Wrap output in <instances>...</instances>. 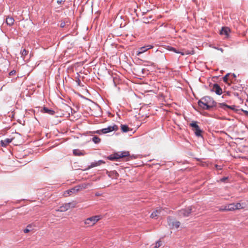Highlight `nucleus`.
Listing matches in <instances>:
<instances>
[{"label": "nucleus", "mask_w": 248, "mask_h": 248, "mask_svg": "<svg viewBox=\"0 0 248 248\" xmlns=\"http://www.w3.org/2000/svg\"><path fill=\"white\" fill-rule=\"evenodd\" d=\"M198 104L201 108L204 109H209L216 106V102L213 98L209 96H205L202 98L198 101Z\"/></svg>", "instance_id": "obj_1"}, {"label": "nucleus", "mask_w": 248, "mask_h": 248, "mask_svg": "<svg viewBox=\"0 0 248 248\" xmlns=\"http://www.w3.org/2000/svg\"><path fill=\"white\" fill-rule=\"evenodd\" d=\"M101 219L100 216H94L88 217L84 221L85 227H90L94 225L99 220Z\"/></svg>", "instance_id": "obj_2"}, {"label": "nucleus", "mask_w": 248, "mask_h": 248, "mask_svg": "<svg viewBox=\"0 0 248 248\" xmlns=\"http://www.w3.org/2000/svg\"><path fill=\"white\" fill-rule=\"evenodd\" d=\"M77 202L75 201L66 203L60 206L59 209L57 210L60 212H65L71 208H73L76 207Z\"/></svg>", "instance_id": "obj_3"}, {"label": "nucleus", "mask_w": 248, "mask_h": 248, "mask_svg": "<svg viewBox=\"0 0 248 248\" xmlns=\"http://www.w3.org/2000/svg\"><path fill=\"white\" fill-rule=\"evenodd\" d=\"M189 125L192 128L193 131L194 132L195 135L197 136H202V131L201 130L200 127L197 124V122L193 121L190 123Z\"/></svg>", "instance_id": "obj_4"}, {"label": "nucleus", "mask_w": 248, "mask_h": 248, "mask_svg": "<svg viewBox=\"0 0 248 248\" xmlns=\"http://www.w3.org/2000/svg\"><path fill=\"white\" fill-rule=\"evenodd\" d=\"M168 223L171 228H178L180 225V222L179 221L175 220L170 217H168Z\"/></svg>", "instance_id": "obj_5"}, {"label": "nucleus", "mask_w": 248, "mask_h": 248, "mask_svg": "<svg viewBox=\"0 0 248 248\" xmlns=\"http://www.w3.org/2000/svg\"><path fill=\"white\" fill-rule=\"evenodd\" d=\"M118 129V126L116 124H113V125L108 126L107 128L102 129L101 132L102 133L106 134L113 131H117Z\"/></svg>", "instance_id": "obj_6"}, {"label": "nucleus", "mask_w": 248, "mask_h": 248, "mask_svg": "<svg viewBox=\"0 0 248 248\" xmlns=\"http://www.w3.org/2000/svg\"><path fill=\"white\" fill-rule=\"evenodd\" d=\"M193 207L192 206L188 207L186 209H182L180 211L179 215L181 216L187 217L192 212Z\"/></svg>", "instance_id": "obj_7"}, {"label": "nucleus", "mask_w": 248, "mask_h": 248, "mask_svg": "<svg viewBox=\"0 0 248 248\" xmlns=\"http://www.w3.org/2000/svg\"><path fill=\"white\" fill-rule=\"evenodd\" d=\"M79 189H76L75 187H73L70 189L66 190L63 193V196L65 197H67L69 196H71L74 194H76L78 191H79Z\"/></svg>", "instance_id": "obj_8"}, {"label": "nucleus", "mask_w": 248, "mask_h": 248, "mask_svg": "<svg viewBox=\"0 0 248 248\" xmlns=\"http://www.w3.org/2000/svg\"><path fill=\"white\" fill-rule=\"evenodd\" d=\"M153 47L154 46L152 45H148L146 46L141 47L139 48V51L137 52V55L139 56L141 54L146 52L148 49L153 48Z\"/></svg>", "instance_id": "obj_9"}, {"label": "nucleus", "mask_w": 248, "mask_h": 248, "mask_svg": "<svg viewBox=\"0 0 248 248\" xmlns=\"http://www.w3.org/2000/svg\"><path fill=\"white\" fill-rule=\"evenodd\" d=\"M219 105L221 108H223L225 110H226V108H229L233 110L234 111H237L238 110V109L236 108V106L234 105L228 106L224 103H220Z\"/></svg>", "instance_id": "obj_10"}, {"label": "nucleus", "mask_w": 248, "mask_h": 248, "mask_svg": "<svg viewBox=\"0 0 248 248\" xmlns=\"http://www.w3.org/2000/svg\"><path fill=\"white\" fill-rule=\"evenodd\" d=\"M211 91L212 92H215L218 95H220L222 93V89L217 84H215L213 85Z\"/></svg>", "instance_id": "obj_11"}, {"label": "nucleus", "mask_w": 248, "mask_h": 248, "mask_svg": "<svg viewBox=\"0 0 248 248\" xmlns=\"http://www.w3.org/2000/svg\"><path fill=\"white\" fill-rule=\"evenodd\" d=\"M129 155V153L128 152H119L115 154V157H116L117 159L127 157Z\"/></svg>", "instance_id": "obj_12"}, {"label": "nucleus", "mask_w": 248, "mask_h": 248, "mask_svg": "<svg viewBox=\"0 0 248 248\" xmlns=\"http://www.w3.org/2000/svg\"><path fill=\"white\" fill-rule=\"evenodd\" d=\"M105 162L103 160H100L97 161H95L94 162H93L91 164V165L88 167V169H90L91 168L97 167L100 166L103 164H105Z\"/></svg>", "instance_id": "obj_13"}, {"label": "nucleus", "mask_w": 248, "mask_h": 248, "mask_svg": "<svg viewBox=\"0 0 248 248\" xmlns=\"http://www.w3.org/2000/svg\"><path fill=\"white\" fill-rule=\"evenodd\" d=\"M230 31V29L227 27H223L220 31L221 35H224L226 38L229 36V33Z\"/></svg>", "instance_id": "obj_14"}, {"label": "nucleus", "mask_w": 248, "mask_h": 248, "mask_svg": "<svg viewBox=\"0 0 248 248\" xmlns=\"http://www.w3.org/2000/svg\"><path fill=\"white\" fill-rule=\"evenodd\" d=\"M162 211L163 210L161 208H158L151 214V217L153 218H156L157 217H158L159 214L161 213Z\"/></svg>", "instance_id": "obj_15"}, {"label": "nucleus", "mask_w": 248, "mask_h": 248, "mask_svg": "<svg viewBox=\"0 0 248 248\" xmlns=\"http://www.w3.org/2000/svg\"><path fill=\"white\" fill-rule=\"evenodd\" d=\"M12 139H6L0 141V145L2 147H6L9 143L12 142Z\"/></svg>", "instance_id": "obj_16"}, {"label": "nucleus", "mask_w": 248, "mask_h": 248, "mask_svg": "<svg viewBox=\"0 0 248 248\" xmlns=\"http://www.w3.org/2000/svg\"><path fill=\"white\" fill-rule=\"evenodd\" d=\"M15 19L14 18L10 16H8L6 18V23L9 26H12L14 25Z\"/></svg>", "instance_id": "obj_17"}, {"label": "nucleus", "mask_w": 248, "mask_h": 248, "mask_svg": "<svg viewBox=\"0 0 248 248\" xmlns=\"http://www.w3.org/2000/svg\"><path fill=\"white\" fill-rule=\"evenodd\" d=\"M41 112L43 113H47L49 115H54L55 114V111L53 110L49 109L46 107L43 108L42 110H41Z\"/></svg>", "instance_id": "obj_18"}, {"label": "nucleus", "mask_w": 248, "mask_h": 248, "mask_svg": "<svg viewBox=\"0 0 248 248\" xmlns=\"http://www.w3.org/2000/svg\"><path fill=\"white\" fill-rule=\"evenodd\" d=\"M235 210H240L242 209H244L245 207V203H240V202H237L235 203Z\"/></svg>", "instance_id": "obj_19"}, {"label": "nucleus", "mask_w": 248, "mask_h": 248, "mask_svg": "<svg viewBox=\"0 0 248 248\" xmlns=\"http://www.w3.org/2000/svg\"><path fill=\"white\" fill-rule=\"evenodd\" d=\"M228 206V210L229 211H234L235 210V203H232L229 204H227Z\"/></svg>", "instance_id": "obj_20"}, {"label": "nucleus", "mask_w": 248, "mask_h": 248, "mask_svg": "<svg viewBox=\"0 0 248 248\" xmlns=\"http://www.w3.org/2000/svg\"><path fill=\"white\" fill-rule=\"evenodd\" d=\"M168 49L169 50L173 51V52H174L175 53H181V55H184L185 54L184 53L180 52L179 51H177L175 48L173 47L169 46Z\"/></svg>", "instance_id": "obj_21"}, {"label": "nucleus", "mask_w": 248, "mask_h": 248, "mask_svg": "<svg viewBox=\"0 0 248 248\" xmlns=\"http://www.w3.org/2000/svg\"><path fill=\"white\" fill-rule=\"evenodd\" d=\"M121 127L122 131L124 132H126L129 130V128L126 125L121 124Z\"/></svg>", "instance_id": "obj_22"}, {"label": "nucleus", "mask_w": 248, "mask_h": 248, "mask_svg": "<svg viewBox=\"0 0 248 248\" xmlns=\"http://www.w3.org/2000/svg\"><path fill=\"white\" fill-rule=\"evenodd\" d=\"M73 154L75 155H83V154L81 153V152L78 149L74 150H73Z\"/></svg>", "instance_id": "obj_23"}, {"label": "nucleus", "mask_w": 248, "mask_h": 248, "mask_svg": "<svg viewBox=\"0 0 248 248\" xmlns=\"http://www.w3.org/2000/svg\"><path fill=\"white\" fill-rule=\"evenodd\" d=\"M92 140L94 142V143L95 144L99 143L101 141L99 137H96V136L93 137L92 139Z\"/></svg>", "instance_id": "obj_24"}, {"label": "nucleus", "mask_w": 248, "mask_h": 248, "mask_svg": "<svg viewBox=\"0 0 248 248\" xmlns=\"http://www.w3.org/2000/svg\"><path fill=\"white\" fill-rule=\"evenodd\" d=\"M162 241L160 240L157 241L155 244V248H159L160 247L162 246Z\"/></svg>", "instance_id": "obj_25"}, {"label": "nucleus", "mask_w": 248, "mask_h": 248, "mask_svg": "<svg viewBox=\"0 0 248 248\" xmlns=\"http://www.w3.org/2000/svg\"><path fill=\"white\" fill-rule=\"evenodd\" d=\"M219 211H229L228 210V206H227V205H225L224 206H222V207H219Z\"/></svg>", "instance_id": "obj_26"}, {"label": "nucleus", "mask_w": 248, "mask_h": 248, "mask_svg": "<svg viewBox=\"0 0 248 248\" xmlns=\"http://www.w3.org/2000/svg\"><path fill=\"white\" fill-rule=\"evenodd\" d=\"M21 53L22 57H23V58L24 59V57L28 54V52L25 49H23L21 51Z\"/></svg>", "instance_id": "obj_27"}, {"label": "nucleus", "mask_w": 248, "mask_h": 248, "mask_svg": "<svg viewBox=\"0 0 248 248\" xmlns=\"http://www.w3.org/2000/svg\"><path fill=\"white\" fill-rule=\"evenodd\" d=\"M229 75H230V74H227L223 77V81L226 83H228Z\"/></svg>", "instance_id": "obj_28"}, {"label": "nucleus", "mask_w": 248, "mask_h": 248, "mask_svg": "<svg viewBox=\"0 0 248 248\" xmlns=\"http://www.w3.org/2000/svg\"><path fill=\"white\" fill-rule=\"evenodd\" d=\"M115 154H114L113 155H111L110 156H109L108 158V159L110 160H114V159H117L116 157H115Z\"/></svg>", "instance_id": "obj_29"}, {"label": "nucleus", "mask_w": 248, "mask_h": 248, "mask_svg": "<svg viewBox=\"0 0 248 248\" xmlns=\"http://www.w3.org/2000/svg\"><path fill=\"white\" fill-rule=\"evenodd\" d=\"M31 226H30V225H28L27 227V228H26L25 229H24V232L25 233H28L30 231V230L29 229V228H31Z\"/></svg>", "instance_id": "obj_30"}, {"label": "nucleus", "mask_w": 248, "mask_h": 248, "mask_svg": "<svg viewBox=\"0 0 248 248\" xmlns=\"http://www.w3.org/2000/svg\"><path fill=\"white\" fill-rule=\"evenodd\" d=\"M16 71L15 70H13L12 71H11L10 73H9V75L10 76H13V75H14L16 74Z\"/></svg>", "instance_id": "obj_31"}, {"label": "nucleus", "mask_w": 248, "mask_h": 248, "mask_svg": "<svg viewBox=\"0 0 248 248\" xmlns=\"http://www.w3.org/2000/svg\"><path fill=\"white\" fill-rule=\"evenodd\" d=\"M65 1V0H57V2L60 4H62V2H63Z\"/></svg>", "instance_id": "obj_32"}, {"label": "nucleus", "mask_w": 248, "mask_h": 248, "mask_svg": "<svg viewBox=\"0 0 248 248\" xmlns=\"http://www.w3.org/2000/svg\"><path fill=\"white\" fill-rule=\"evenodd\" d=\"M242 111L245 113V115L248 116V111L242 109Z\"/></svg>", "instance_id": "obj_33"}, {"label": "nucleus", "mask_w": 248, "mask_h": 248, "mask_svg": "<svg viewBox=\"0 0 248 248\" xmlns=\"http://www.w3.org/2000/svg\"><path fill=\"white\" fill-rule=\"evenodd\" d=\"M64 26H65V23L62 22L61 23V25H60L61 27L63 28L64 27Z\"/></svg>", "instance_id": "obj_34"}, {"label": "nucleus", "mask_w": 248, "mask_h": 248, "mask_svg": "<svg viewBox=\"0 0 248 248\" xmlns=\"http://www.w3.org/2000/svg\"><path fill=\"white\" fill-rule=\"evenodd\" d=\"M227 179V177H224V178H223L222 179H221L220 181H222V182H224L225 180H226Z\"/></svg>", "instance_id": "obj_35"}, {"label": "nucleus", "mask_w": 248, "mask_h": 248, "mask_svg": "<svg viewBox=\"0 0 248 248\" xmlns=\"http://www.w3.org/2000/svg\"><path fill=\"white\" fill-rule=\"evenodd\" d=\"M215 167H216V168L217 169H219V170H220V169H221L220 166H218L217 165H215Z\"/></svg>", "instance_id": "obj_36"}, {"label": "nucleus", "mask_w": 248, "mask_h": 248, "mask_svg": "<svg viewBox=\"0 0 248 248\" xmlns=\"http://www.w3.org/2000/svg\"><path fill=\"white\" fill-rule=\"evenodd\" d=\"M232 76L233 78H235L236 77V75L234 74H232Z\"/></svg>", "instance_id": "obj_37"}, {"label": "nucleus", "mask_w": 248, "mask_h": 248, "mask_svg": "<svg viewBox=\"0 0 248 248\" xmlns=\"http://www.w3.org/2000/svg\"><path fill=\"white\" fill-rule=\"evenodd\" d=\"M96 133H98V134H99L101 133H100V131H99V130L97 131L96 132Z\"/></svg>", "instance_id": "obj_38"}]
</instances>
